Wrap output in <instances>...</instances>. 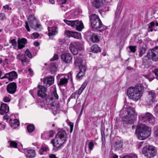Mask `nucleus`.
Here are the masks:
<instances>
[{
  "mask_svg": "<svg viewBox=\"0 0 158 158\" xmlns=\"http://www.w3.org/2000/svg\"><path fill=\"white\" fill-rule=\"evenodd\" d=\"M144 87L141 84L136 85L134 87H130L127 90V95L131 99L135 101L140 100L143 95Z\"/></svg>",
  "mask_w": 158,
  "mask_h": 158,
  "instance_id": "obj_1",
  "label": "nucleus"
},
{
  "mask_svg": "<svg viewBox=\"0 0 158 158\" xmlns=\"http://www.w3.org/2000/svg\"><path fill=\"white\" fill-rule=\"evenodd\" d=\"M67 135L65 131L63 129L60 130L56 134L55 139L50 142L54 148H60L65 141H67Z\"/></svg>",
  "mask_w": 158,
  "mask_h": 158,
  "instance_id": "obj_2",
  "label": "nucleus"
},
{
  "mask_svg": "<svg viewBox=\"0 0 158 158\" xmlns=\"http://www.w3.org/2000/svg\"><path fill=\"white\" fill-rule=\"evenodd\" d=\"M59 97L56 91H54L53 93L49 94L46 98V104L49 107L52 108L55 112H53L54 114H56V110L59 108L58 104L56 106L55 102L58 100Z\"/></svg>",
  "mask_w": 158,
  "mask_h": 158,
  "instance_id": "obj_3",
  "label": "nucleus"
},
{
  "mask_svg": "<svg viewBox=\"0 0 158 158\" xmlns=\"http://www.w3.org/2000/svg\"><path fill=\"white\" fill-rule=\"evenodd\" d=\"M137 134L138 139L140 140H144L148 137L151 134V130L149 127L144 124H141L139 126Z\"/></svg>",
  "mask_w": 158,
  "mask_h": 158,
  "instance_id": "obj_4",
  "label": "nucleus"
},
{
  "mask_svg": "<svg viewBox=\"0 0 158 158\" xmlns=\"http://www.w3.org/2000/svg\"><path fill=\"white\" fill-rule=\"evenodd\" d=\"M125 112L126 114L123 117V121L126 123H132L135 120L137 115L134 108L130 107H128Z\"/></svg>",
  "mask_w": 158,
  "mask_h": 158,
  "instance_id": "obj_5",
  "label": "nucleus"
},
{
  "mask_svg": "<svg viewBox=\"0 0 158 158\" xmlns=\"http://www.w3.org/2000/svg\"><path fill=\"white\" fill-rule=\"evenodd\" d=\"M69 49L73 54L76 55L78 54V51L84 50V43L82 41L71 42L69 46Z\"/></svg>",
  "mask_w": 158,
  "mask_h": 158,
  "instance_id": "obj_6",
  "label": "nucleus"
},
{
  "mask_svg": "<svg viewBox=\"0 0 158 158\" xmlns=\"http://www.w3.org/2000/svg\"><path fill=\"white\" fill-rule=\"evenodd\" d=\"M149 59H152L153 60L156 61L158 60V47H156L148 52L147 56L143 58V61L146 62Z\"/></svg>",
  "mask_w": 158,
  "mask_h": 158,
  "instance_id": "obj_7",
  "label": "nucleus"
},
{
  "mask_svg": "<svg viewBox=\"0 0 158 158\" xmlns=\"http://www.w3.org/2000/svg\"><path fill=\"white\" fill-rule=\"evenodd\" d=\"M89 19L92 27L95 29L100 28L103 26L99 17L93 14L89 17Z\"/></svg>",
  "mask_w": 158,
  "mask_h": 158,
  "instance_id": "obj_8",
  "label": "nucleus"
},
{
  "mask_svg": "<svg viewBox=\"0 0 158 158\" xmlns=\"http://www.w3.org/2000/svg\"><path fill=\"white\" fill-rule=\"evenodd\" d=\"M142 152L145 156L148 157H151L156 155V150L154 147L149 146L148 147L143 148L142 150Z\"/></svg>",
  "mask_w": 158,
  "mask_h": 158,
  "instance_id": "obj_9",
  "label": "nucleus"
},
{
  "mask_svg": "<svg viewBox=\"0 0 158 158\" xmlns=\"http://www.w3.org/2000/svg\"><path fill=\"white\" fill-rule=\"evenodd\" d=\"M140 118L144 122H148L152 125H153L155 122L154 117L149 112H147L144 114L141 115Z\"/></svg>",
  "mask_w": 158,
  "mask_h": 158,
  "instance_id": "obj_10",
  "label": "nucleus"
},
{
  "mask_svg": "<svg viewBox=\"0 0 158 158\" xmlns=\"http://www.w3.org/2000/svg\"><path fill=\"white\" fill-rule=\"evenodd\" d=\"M156 98V93L154 91H150L148 92V95L146 100L147 104L148 105H151L155 102Z\"/></svg>",
  "mask_w": 158,
  "mask_h": 158,
  "instance_id": "obj_11",
  "label": "nucleus"
},
{
  "mask_svg": "<svg viewBox=\"0 0 158 158\" xmlns=\"http://www.w3.org/2000/svg\"><path fill=\"white\" fill-rule=\"evenodd\" d=\"M47 89L45 87L39 85L38 87L37 95L41 98H44L47 95Z\"/></svg>",
  "mask_w": 158,
  "mask_h": 158,
  "instance_id": "obj_12",
  "label": "nucleus"
},
{
  "mask_svg": "<svg viewBox=\"0 0 158 158\" xmlns=\"http://www.w3.org/2000/svg\"><path fill=\"white\" fill-rule=\"evenodd\" d=\"M17 77L18 74L17 73L14 71H13L5 74L4 76L1 78V79L6 78L10 81H12L13 80L16 79Z\"/></svg>",
  "mask_w": 158,
  "mask_h": 158,
  "instance_id": "obj_13",
  "label": "nucleus"
},
{
  "mask_svg": "<svg viewBox=\"0 0 158 158\" xmlns=\"http://www.w3.org/2000/svg\"><path fill=\"white\" fill-rule=\"evenodd\" d=\"M61 59L66 63H69L72 61V57L69 53H63L61 55Z\"/></svg>",
  "mask_w": 158,
  "mask_h": 158,
  "instance_id": "obj_14",
  "label": "nucleus"
},
{
  "mask_svg": "<svg viewBox=\"0 0 158 158\" xmlns=\"http://www.w3.org/2000/svg\"><path fill=\"white\" fill-rule=\"evenodd\" d=\"M16 58L22 62V64L23 66L26 65L28 63V60L24 54L21 53L18 55Z\"/></svg>",
  "mask_w": 158,
  "mask_h": 158,
  "instance_id": "obj_15",
  "label": "nucleus"
},
{
  "mask_svg": "<svg viewBox=\"0 0 158 158\" xmlns=\"http://www.w3.org/2000/svg\"><path fill=\"white\" fill-rule=\"evenodd\" d=\"M17 85L16 83L12 82L9 84L7 87V90L10 94H14L16 90Z\"/></svg>",
  "mask_w": 158,
  "mask_h": 158,
  "instance_id": "obj_16",
  "label": "nucleus"
},
{
  "mask_svg": "<svg viewBox=\"0 0 158 158\" xmlns=\"http://www.w3.org/2000/svg\"><path fill=\"white\" fill-rule=\"evenodd\" d=\"M54 80V78L52 77H47L44 78L43 82L47 86L49 87L53 84Z\"/></svg>",
  "mask_w": 158,
  "mask_h": 158,
  "instance_id": "obj_17",
  "label": "nucleus"
},
{
  "mask_svg": "<svg viewBox=\"0 0 158 158\" xmlns=\"http://www.w3.org/2000/svg\"><path fill=\"white\" fill-rule=\"evenodd\" d=\"M48 36L50 38L52 37L54 35L57 34L58 33V28L56 26L52 27H48Z\"/></svg>",
  "mask_w": 158,
  "mask_h": 158,
  "instance_id": "obj_18",
  "label": "nucleus"
},
{
  "mask_svg": "<svg viewBox=\"0 0 158 158\" xmlns=\"http://www.w3.org/2000/svg\"><path fill=\"white\" fill-rule=\"evenodd\" d=\"M9 110V106L5 103H3L1 105L0 114L4 115L8 113Z\"/></svg>",
  "mask_w": 158,
  "mask_h": 158,
  "instance_id": "obj_19",
  "label": "nucleus"
},
{
  "mask_svg": "<svg viewBox=\"0 0 158 158\" xmlns=\"http://www.w3.org/2000/svg\"><path fill=\"white\" fill-rule=\"evenodd\" d=\"M25 153L27 157L29 158H34L36 155L35 150L31 149H26Z\"/></svg>",
  "mask_w": 158,
  "mask_h": 158,
  "instance_id": "obj_20",
  "label": "nucleus"
},
{
  "mask_svg": "<svg viewBox=\"0 0 158 158\" xmlns=\"http://www.w3.org/2000/svg\"><path fill=\"white\" fill-rule=\"evenodd\" d=\"M73 27H76L77 30L81 31L84 28V26L82 21L78 20H74V26Z\"/></svg>",
  "mask_w": 158,
  "mask_h": 158,
  "instance_id": "obj_21",
  "label": "nucleus"
},
{
  "mask_svg": "<svg viewBox=\"0 0 158 158\" xmlns=\"http://www.w3.org/2000/svg\"><path fill=\"white\" fill-rule=\"evenodd\" d=\"M69 79V76L68 75H66L64 77H61L59 82V85L62 86L65 85L68 83Z\"/></svg>",
  "mask_w": 158,
  "mask_h": 158,
  "instance_id": "obj_22",
  "label": "nucleus"
},
{
  "mask_svg": "<svg viewBox=\"0 0 158 158\" xmlns=\"http://www.w3.org/2000/svg\"><path fill=\"white\" fill-rule=\"evenodd\" d=\"M9 123L11 127L13 128L17 127L19 125V121L17 119H10Z\"/></svg>",
  "mask_w": 158,
  "mask_h": 158,
  "instance_id": "obj_23",
  "label": "nucleus"
},
{
  "mask_svg": "<svg viewBox=\"0 0 158 158\" xmlns=\"http://www.w3.org/2000/svg\"><path fill=\"white\" fill-rule=\"evenodd\" d=\"M27 43V40L24 38H23L19 40L18 43V48L21 49L24 48Z\"/></svg>",
  "mask_w": 158,
  "mask_h": 158,
  "instance_id": "obj_24",
  "label": "nucleus"
},
{
  "mask_svg": "<svg viewBox=\"0 0 158 158\" xmlns=\"http://www.w3.org/2000/svg\"><path fill=\"white\" fill-rule=\"evenodd\" d=\"M122 9V6L121 4L120 3L118 4L115 12V17L117 19L119 17Z\"/></svg>",
  "mask_w": 158,
  "mask_h": 158,
  "instance_id": "obj_25",
  "label": "nucleus"
},
{
  "mask_svg": "<svg viewBox=\"0 0 158 158\" xmlns=\"http://www.w3.org/2000/svg\"><path fill=\"white\" fill-rule=\"evenodd\" d=\"M105 0H94V5L97 8L102 6L105 2Z\"/></svg>",
  "mask_w": 158,
  "mask_h": 158,
  "instance_id": "obj_26",
  "label": "nucleus"
},
{
  "mask_svg": "<svg viewBox=\"0 0 158 158\" xmlns=\"http://www.w3.org/2000/svg\"><path fill=\"white\" fill-rule=\"evenodd\" d=\"M91 50L94 53H97L101 51V48L97 44H94L91 47Z\"/></svg>",
  "mask_w": 158,
  "mask_h": 158,
  "instance_id": "obj_27",
  "label": "nucleus"
},
{
  "mask_svg": "<svg viewBox=\"0 0 158 158\" xmlns=\"http://www.w3.org/2000/svg\"><path fill=\"white\" fill-rule=\"evenodd\" d=\"M90 40L94 43L98 42L99 41L98 36L95 34H92L90 36Z\"/></svg>",
  "mask_w": 158,
  "mask_h": 158,
  "instance_id": "obj_28",
  "label": "nucleus"
},
{
  "mask_svg": "<svg viewBox=\"0 0 158 158\" xmlns=\"http://www.w3.org/2000/svg\"><path fill=\"white\" fill-rule=\"evenodd\" d=\"M114 147L116 150H119L123 147V143L121 140L117 141L115 142Z\"/></svg>",
  "mask_w": 158,
  "mask_h": 158,
  "instance_id": "obj_29",
  "label": "nucleus"
},
{
  "mask_svg": "<svg viewBox=\"0 0 158 158\" xmlns=\"http://www.w3.org/2000/svg\"><path fill=\"white\" fill-rule=\"evenodd\" d=\"M87 85V83L86 82L84 83L81 87L76 92V94H77L79 96L82 93L84 89Z\"/></svg>",
  "mask_w": 158,
  "mask_h": 158,
  "instance_id": "obj_30",
  "label": "nucleus"
},
{
  "mask_svg": "<svg viewBox=\"0 0 158 158\" xmlns=\"http://www.w3.org/2000/svg\"><path fill=\"white\" fill-rule=\"evenodd\" d=\"M82 60L79 57H77L75 60L74 64L76 66H78L82 64Z\"/></svg>",
  "mask_w": 158,
  "mask_h": 158,
  "instance_id": "obj_31",
  "label": "nucleus"
},
{
  "mask_svg": "<svg viewBox=\"0 0 158 158\" xmlns=\"http://www.w3.org/2000/svg\"><path fill=\"white\" fill-rule=\"evenodd\" d=\"M49 150V149L48 147H41L40 149L39 150V153L40 155H42L44 152Z\"/></svg>",
  "mask_w": 158,
  "mask_h": 158,
  "instance_id": "obj_32",
  "label": "nucleus"
},
{
  "mask_svg": "<svg viewBox=\"0 0 158 158\" xmlns=\"http://www.w3.org/2000/svg\"><path fill=\"white\" fill-rule=\"evenodd\" d=\"M155 26V23L154 22H152L150 23L149 25L148 28V31L152 32L154 30L156 31V30L154 29Z\"/></svg>",
  "mask_w": 158,
  "mask_h": 158,
  "instance_id": "obj_33",
  "label": "nucleus"
},
{
  "mask_svg": "<svg viewBox=\"0 0 158 158\" xmlns=\"http://www.w3.org/2000/svg\"><path fill=\"white\" fill-rule=\"evenodd\" d=\"M73 37L74 38L80 39L81 38L80 33L77 32H73Z\"/></svg>",
  "mask_w": 158,
  "mask_h": 158,
  "instance_id": "obj_34",
  "label": "nucleus"
},
{
  "mask_svg": "<svg viewBox=\"0 0 158 158\" xmlns=\"http://www.w3.org/2000/svg\"><path fill=\"white\" fill-rule=\"evenodd\" d=\"M64 22L68 25L72 27H73L74 23V21L67 20L65 19L64 20Z\"/></svg>",
  "mask_w": 158,
  "mask_h": 158,
  "instance_id": "obj_35",
  "label": "nucleus"
},
{
  "mask_svg": "<svg viewBox=\"0 0 158 158\" xmlns=\"http://www.w3.org/2000/svg\"><path fill=\"white\" fill-rule=\"evenodd\" d=\"M35 127L33 125L30 124L27 127L28 131L30 132H32L35 130Z\"/></svg>",
  "mask_w": 158,
  "mask_h": 158,
  "instance_id": "obj_36",
  "label": "nucleus"
},
{
  "mask_svg": "<svg viewBox=\"0 0 158 158\" xmlns=\"http://www.w3.org/2000/svg\"><path fill=\"white\" fill-rule=\"evenodd\" d=\"M80 72H85L86 70L85 66L84 65H83V64L78 66Z\"/></svg>",
  "mask_w": 158,
  "mask_h": 158,
  "instance_id": "obj_37",
  "label": "nucleus"
},
{
  "mask_svg": "<svg viewBox=\"0 0 158 158\" xmlns=\"http://www.w3.org/2000/svg\"><path fill=\"white\" fill-rule=\"evenodd\" d=\"M9 42L10 44H11L12 46H13L14 47H16L17 45V43L16 41V40L13 39L10 40Z\"/></svg>",
  "mask_w": 158,
  "mask_h": 158,
  "instance_id": "obj_38",
  "label": "nucleus"
},
{
  "mask_svg": "<svg viewBox=\"0 0 158 158\" xmlns=\"http://www.w3.org/2000/svg\"><path fill=\"white\" fill-rule=\"evenodd\" d=\"M73 33V32L69 31H66L65 32V34L69 37H72Z\"/></svg>",
  "mask_w": 158,
  "mask_h": 158,
  "instance_id": "obj_39",
  "label": "nucleus"
},
{
  "mask_svg": "<svg viewBox=\"0 0 158 158\" xmlns=\"http://www.w3.org/2000/svg\"><path fill=\"white\" fill-rule=\"evenodd\" d=\"M28 21H35L36 22V19L34 15H30L28 19Z\"/></svg>",
  "mask_w": 158,
  "mask_h": 158,
  "instance_id": "obj_40",
  "label": "nucleus"
},
{
  "mask_svg": "<svg viewBox=\"0 0 158 158\" xmlns=\"http://www.w3.org/2000/svg\"><path fill=\"white\" fill-rule=\"evenodd\" d=\"M154 130V136L156 138H158V127H155Z\"/></svg>",
  "mask_w": 158,
  "mask_h": 158,
  "instance_id": "obj_41",
  "label": "nucleus"
},
{
  "mask_svg": "<svg viewBox=\"0 0 158 158\" xmlns=\"http://www.w3.org/2000/svg\"><path fill=\"white\" fill-rule=\"evenodd\" d=\"M144 76L146 78L148 79L150 81H151L154 79L152 75L151 74H149L148 75H145Z\"/></svg>",
  "mask_w": 158,
  "mask_h": 158,
  "instance_id": "obj_42",
  "label": "nucleus"
},
{
  "mask_svg": "<svg viewBox=\"0 0 158 158\" xmlns=\"http://www.w3.org/2000/svg\"><path fill=\"white\" fill-rule=\"evenodd\" d=\"M85 73L82 72H79L76 76L77 78L80 79L83 76H84Z\"/></svg>",
  "mask_w": 158,
  "mask_h": 158,
  "instance_id": "obj_43",
  "label": "nucleus"
},
{
  "mask_svg": "<svg viewBox=\"0 0 158 158\" xmlns=\"http://www.w3.org/2000/svg\"><path fill=\"white\" fill-rule=\"evenodd\" d=\"M10 145L11 147H13L15 148H17V143L15 141H10Z\"/></svg>",
  "mask_w": 158,
  "mask_h": 158,
  "instance_id": "obj_44",
  "label": "nucleus"
},
{
  "mask_svg": "<svg viewBox=\"0 0 158 158\" xmlns=\"http://www.w3.org/2000/svg\"><path fill=\"white\" fill-rule=\"evenodd\" d=\"M94 146V144L93 141H91L88 144V148L90 151L93 150Z\"/></svg>",
  "mask_w": 158,
  "mask_h": 158,
  "instance_id": "obj_45",
  "label": "nucleus"
},
{
  "mask_svg": "<svg viewBox=\"0 0 158 158\" xmlns=\"http://www.w3.org/2000/svg\"><path fill=\"white\" fill-rule=\"evenodd\" d=\"M25 55H26L29 58H31L32 57V55L30 52L29 50L27 49L25 52Z\"/></svg>",
  "mask_w": 158,
  "mask_h": 158,
  "instance_id": "obj_46",
  "label": "nucleus"
},
{
  "mask_svg": "<svg viewBox=\"0 0 158 158\" xmlns=\"http://www.w3.org/2000/svg\"><path fill=\"white\" fill-rule=\"evenodd\" d=\"M39 36V35L37 33H34L31 35V37L32 39L37 38Z\"/></svg>",
  "mask_w": 158,
  "mask_h": 158,
  "instance_id": "obj_47",
  "label": "nucleus"
},
{
  "mask_svg": "<svg viewBox=\"0 0 158 158\" xmlns=\"http://www.w3.org/2000/svg\"><path fill=\"white\" fill-rule=\"evenodd\" d=\"M145 52V50L143 48H141L139 49V54L142 56Z\"/></svg>",
  "mask_w": 158,
  "mask_h": 158,
  "instance_id": "obj_48",
  "label": "nucleus"
},
{
  "mask_svg": "<svg viewBox=\"0 0 158 158\" xmlns=\"http://www.w3.org/2000/svg\"><path fill=\"white\" fill-rule=\"evenodd\" d=\"M6 18V16L4 13H0V20H4Z\"/></svg>",
  "mask_w": 158,
  "mask_h": 158,
  "instance_id": "obj_49",
  "label": "nucleus"
},
{
  "mask_svg": "<svg viewBox=\"0 0 158 158\" xmlns=\"http://www.w3.org/2000/svg\"><path fill=\"white\" fill-rule=\"evenodd\" d=\"M136 46H130L129 47L130 49L131 52H134L135 51Z\"/></svg>",
  "mask_w": 158,
  "mask_h": 158,
  "instance_id": "obj_50",
  "label": "nucleus"
},
{
  "mask_svg": "<svg viewBox=\"0 0 158 158\" xmlns=\"http://www.w3.org/2000/svg\"><path fill=\"white\" fill-rule=\"evenodd\" d=\"M153 72L156 76V79L158 80V68L155 69Z\"/></svg>",
  "mask_w": 158,
  "mask_h": 158,
  "instance_id": "obj_51",
  "label": "nucleus"
},
{
  "mask_svg": "<svg viewBox=\"0 0 158 158\" xmlns=\"http://www.w3.org/2000/svg\"><path fill=\"white\" fill-rule=\"evenodd\" d=\"M69 124L70 128V133H71L72 132L73 129V123H69Z\"/></svg>",
  "mask_w": 158,
  "mask_h": 158,
  "instance_id": "obj_52",
  "label": "nucleus"
},
{
  "mask_svg": "<svg viewBox=\"0 0 158 158\" xmlns=\"http://www.w3.org/2000/svg\"><path fill=\"white\" fill-rule=\"evenodd\" d=\"M28 24L31 28H34L35 27L34 23L35 22V21H28Z\"/></svg>",
  "mask_w": 158,
  "mask_h": 158,
  "instance_id": "obj_53",
  "label": "nucleus"
},
{
  "mask_svg": "<svg viewBox=\"0 0 158 158\" xmlns=\"http://www.w3.org/2000/svg\"><path fill=\"white\" fill-rule=\"evenodd\" d=\"M58 59V55L57 54H55L53 57L50 59L51 61H53L56 60Z\"/></svg>",
  "mask_w": 158,
  "mask_h": 158,
  "instance_id": "obj_54",
  "label": "nucleus"
},
{
  "mask_svg": "<svg viewBox=\"0 0 158 158\" xmlns=\"http://www.w3.org/2000/svg\"><path fill=\"white\" fill-rule=\"evenodd\" d=\"M3 100L4 102H10V99L9 97H6L4 98Z\"/></svg>",
  "mask_w": 158,
  "mask_h": 158,
  "instance_id": "obj_55",
  "label": "nucleus"
},
{
  "mask_svg": "<svg viewBox=\"0 0 158 158\" xmlns=\"http://www.w3.org/2000/svg\"><path fill=\"white\" fill-rule=\"evenodd\" d=\"M25 27L27 29V31H30V29L29 28V26H28V23H27V21H26L25 22Z\"/></svg>",
  "mask_w": 158,
  "mask_h": 158,
  "instance_id": "obj_56",
  "label": "nucleus"
},
{
  "mask_svg": "<svg viewBox=\"0 0 158 158\" xmlns=\"http://www.w3.org/2000/svg\"><path fill=\"white\" fill-rule=\"evenodd\" d=\"M101 134L102 135V142H104L105 140V137L104 132H102Z\"/></svg>",
  "mask_w": 158,
  "mask_h": 158,
  "instance_id": "obj_57",
  "label": "nucleus"
},
{
  "mask_svg": "<svg viewBox=\"0 0 158 158\" xmlns=\"http://www.w3.org/2000/svg\"><path fill=\"white\" fill-rule=\"evenodd\" d=\"M154 110L155 112L158 113V105L156 104V106L155 107Z\"/></svg>",
  "mask_w": 158,
  "mask_h": 158,
  "instance_id": "obj_58",
  "label": "nucleus"
},
{
  "mask_svg": "<svg viewBox=\"0 0 158 158\" xmlns=\"http://www.w3.org/2000/svg\"><path fill=\"white\" fill-rule=\"evenodd\" d=\"M51 68L52 70L53 71H55L56 70V66L54 64L53 65L51 66Z\"/></svg>",
  "mask_w": 158,
  "mask_h": 158,
  "instance_id": "obj_59",
  "label": "nucleus"
},
{
  "mask_svg": "<svg viewBox=\"0 0 158 158\" xmlns=\"http://www.w3.org/2000/svg\"><path fill=\"white\" fill-rule=\"evenodd\" d=\"M54 132L53 131H50L49 135V137H53L54 135Z\"/></svg>",
  "mask_w": 158,
  "mask_h": 158,
  "instance_id": "obj_60",
  "label": "nucleus"
},
{
  "mask_svg": "<svg viewBox=\"0 0 158 158\" xmlns=\"http://www.w3.org/2000/svg\"><path fill=\"white\" fill-rule=\"evenodd\" d=\"M49 157L50 158H57L55 154H50L49 156Z\"/></svg>",
  "mask_w": 158,
  "mask_h": 158,
  "instance_id": "obj_61",
  "label": "nucleus"
},
{
  "mask_svg": "<svg viewBox=\"0 0 158 158\" xmlns=\"http://www.w3.org/2000/svg\"><path fill=\"white\" fill-rule=\"evenodd\" d=\"M76 92H75L72 94L71 96V98H75L76 97L75 96L76 95Z\"/></svg>",
  "mask_w": 158,
  "mask_h": 158,
  "instance_id": "obj_62",
  "label": "nucleus"
},
{
  "mask_svg": "<svg viewBox=\"0 0 158 158\" xmlns=\"http://www.w3.org/2000/svg\"><path fill=\"white\" fill-rule=\"evenodd\" d=\"M3 8L5 10H9V6L8 5H6L4 6H3Z\"/></svg>",
  "mask_w": 158,
  "mask_h": 158,
  "instance_id": "obj_63",
  "label": "nucleus"
},
{
  "mask_svg": "<svg viewBox=\"0 0 158 158\" xmlns=\"http://www.w3.org/2000/svg\"><path fill=\"white\" fill-rule=\"evenodd\" d=\"M34 44L35 46H38L39 45L40 43L37 42H35L34 43Z\"/></svg>",
  "mask_w": 158,
  "mask_h": 158,
  "instance_id": "obj_64",
  "label": "nucleus"
}]
</instances>
